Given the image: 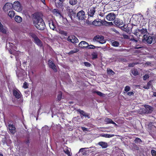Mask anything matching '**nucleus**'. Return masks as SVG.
Listing matches in <instances>:
<instances>
[{
  "instance_id": "1",
  "label": "nucleus",
  "mask_w": 156,
  "mask_h": 156,
  "mask_svg": "<svg viewBox=\"0 0 156 156\" xmlns=\"http://www.w3.org/2000/svg\"><path fill=\"white\" fill-rule=\"evenodd\" d=\"M33 21L34 26L37 29L41 30L44 29L45 27L44 22L38 13L33 14Z\"/></svg>"
},
{
  "instance_id": "2",
  "label": "nucleus",
  "mask_w": 156,
  "mask_h": 156,
  "mask_svg": "<svg viewBox=\"0 0 156 156\" xmlns=\"http://www.w3.org/2000/svg\"><path fill=\"white\" fill-rule=\"evenodd\" d=\"M29 35L34 39V43L38 46L40 47H43L42 42L35 33H29Z\"/></svg>"
},
{
  "instance_id": "3",
  "label": "nucleus",
  "mask_w": 156,
  "mask_h": 156,
  "mask_svg": "<svg viewBox=\"0 0 156 156\" xmlns=\"http://www.w3.org/2000/svg\"><path fill=\"white\" fill-rule=\"evenodd\" d=\"M147 30L146 28H142L141 29H137L134 30L133 34L136 36H140L142 35L147 34Z\"/></svg>"
},
{
  "instance_id": "4",
  "label": "nucleus",
  "mask_w": 156,
  "mask_h": 156,
  "mask_svg": "<svg viewBox=\"0 0 156 156\" xmlns=\"http://www.w3.org/2000/svg\"><path fill=\"white\" fill-rule=\"evenodd\" d=\"M153 40V37L150 35L149 33L144 35L143 41H146L148 44H151L152 43Z\"/></svg>"
},
{
  "instance_id": "5",
  "label": "nucleus",
  "mask_w": 156,
  "mask_h": 156,
  "mask_svg": "<svg viewBox=\"0 0 156 156\" xmlns=\"http://www.w3.org/2000/svg\"><path fill=\"white\" fill-rule=\"evenodd\" d=\"M13 5V8L16 11L20 12L22 10V7L19 1H16L14 2Z\"/></svg>"
},
{
  "instance_id": "6",
  "label": "nucleus",
  "mask_w": 156,
  "mask_h": 156,
  "mask_svg": "<svg viewBox=\"0 0 156 156\" xmlns=\"http://www.w3.org/2000/svg\"><path fill=\"white\" fill-rule=\"evenodd\" d=\"M76 16L79 20H84L86 17L85 12L82 10L80 11L77 13Z\"/></svg>"
},
{
  "instance_id": "7",
  "label": "nucleus",
  "mask_w": 156,
  "mask_h": 156,
  "mask_svg": "<svg viewBox=\"0 0 156 156\" xmlns=\"http://www.w3.org/2000/svg\"><path fill=\"white\" fill-rule=\"evenodd\" d=\"M13 95L16 98L19 99L21 98L22 95L18 89H14L13 90Z\"/></svg>"
},
{
  "instance_id": "8",
  "label": "nucleus",
  "mask_w": 156,
  "mask_h": 156,
  "mask_svg": "<svg viewBox=\"0 0 156 156\" xmlns=\"http://www.w3.org/2000/svg\"><path fill=\"white\" fill-rule=\"evenodd\" d=\"M13 4L10 2L6 3L4 5L3 9L5 12H7L8 10L11 9L13 8Z\"/></svg>"
},
{
  "instance_id": "9",
  "label": "nucleus",
  "mask_w": 156,
  "mask_h": 156,
  "mask_svg": "<svg viewBox=\"0 0 156 156\" xmlns=\"http://www.w3.org/2000/svg\"><path fill=\"white\" fill-rule=\"evenodd\" d=\"M48 62L49 67L52 69L55 72H57L58 70L56 66L53 62L50 60H49Z\"/></svg>"
},
{
  "instance_id": "10",
  "label": "nucleus",
  "mask_w": 156,
  "mask_h": 156,
  "mask_svg": "<svg viewBox=\"0 0 156 156\" xmlns=\"http://www.w3.org/2000/svg\"><path fill=\"white\" fill-rule=\"evenodd\" d=\"M106 18L108 21L114 20L115 18V15L114 13H109L106 16Z\"/></svg>"
},
{
  "instance_id": "11",
  "label": "nucleus",
  "mask_w": 156,
  "mask_h": 156,
  "mask_svg": "<svg viewBox=\"0 0 156 156\" xmlns=\"http://www.w3.org/2000/svg\"><path fill=\"white\" fill-rule=\"evenodd\" d=\"M67 40L69 41L74 44L78 43L79 41L78 39L74 36L68 37L67 38Z\"/></svg>"
},
{
  "instance_id": "12",
  "label": "nucleus",
  "mask_w": 156,
  "mask_h": 156,
  "mask_svg": "<svg viewBox=\"0 0 156 156\" xmlns=\"http://www.w3.org/2000/svg\"><path fill=\"white\" fill-rule=\"evenodd\" d=\"M94 38L101 44H103L105 43V41L104 39V37L102 36H96L94 37Z\"/></svg>"
},
{
  "instance_id": "13",
  "label": "nucleus",
  "mask_w": 156,
  "mask_h": 156,
  "mask_svg": "<svg viewBox=\"0 0 156 156\" xmlns=\"http://www.w3.org/2000/svg\"><path fill=\"white\" fill-rule=\"evenodd\" d=\"M113 23L116 26L119 27L123 24V21L120 19L116 18L114 20Z\"/></svg>"
},
{
  "instance_id": "14",
  "label": "nucleus",
  "mask_w": 156,
  "mask_h": 156,
  "mask_svg": "<svg viewBox=\"0 0 156 156\" xmlns=\"http://www.w3.org/2000/svg\"><path fill=\"white\" fill-rule=\"evenodd\" d=\"M67 11L69 12V16L72 20H73V17L74 18L75 17L76 13L72 9H68Z\"/></svg>"
},
{
  "instance_id": "15",
  "label": "nucleus",
  "mask_w": 156,
  "mask_h": 156,
  "mask_svg": "<svg viewBox=\"0 0 156 156\" xmlns=\"http://www.w3.org/2000/svg\"><path fill=\"white\" fill-rule=\"evenodd\" d=\"M76 111L77 112H79L81 115H82L83 116L86 117H87L88 119L90 118L89 116V114L88 113H86L83 110H81L80 109H78Z\"/></svg>"
},
{
  "instance_id": "16",
  "label": "nucleus",
  "mask_w": 156,
  "mask_h": 156,
  "mask_svg": "<svg viewBox=\"0 0 156 156\" xmlns=\"http://www.w3.org/2000/svg\"><path fill=\"white\" fill-rule=\"evenodd\" d=\"M88 46V44L85 41H81L78 44L80 47L82 48H87Z\"/></svg>"
},
{
  "instance_id": "17",
  "label": "nucleus",
  "mask_w": 156,
  "mask_h": 156,
  "mask_svg": "<svg viewBox=\"0 0 156 156\" xmlns=\"http://www.w3.org/2000/svg\"><path fill=\"white\" fill-rule=\"evenodd\" d=\"M95 12V8L93 7L91 8L90 10L88 11V16L93 17L94 15Z\"/></svg>"
},
{
  "instance_id": "18",
  "label": "nucleus",
  "mask_w": 156,
  "mask_h": 156,
  "mask_svg": "<svg viewBox=\"0 0 156 156\" xmlns=\"http://www.w3.org/2000/svg\"><path fill=\"white\" fill-rule=\"evenodd\" d=\"M9 131L11 133L14 134L16 132V128L13 124H9Z\"/></svg>"
},
{
  "instance_id": "19",
  "label": "nucleus",
  "mask_w": 156,
  "mask_h": 156,
  "mask_svg": "<svg viewBox=\"0 0 156 156\" xmlns=\"http://www.w3.org/2000/svg\"><path fill=\"white\" fill-rule=\"evenodd\" d=\"M48 24L51 29L54 30L56 28L52 20H50L48 21Z\"/></svg>"
},
{
  "instance_id": "20",
  "label": "nucleus",
  "mask_w": 156,
  "mask_h": 156,
  "mask_svg": "<svg viewBox=\"0 0 156 156\" xmlns=\"http://www.w3.org/2000/svg\"><path fill=\"white\" fill-rule=\"evenodd\" d=\"M153 108L148 105H147L145 107V112L146 113H151L153 111Z\"/></svg>"
},
{
  "instance_id": "21",
  "label": "nucleus",
  "mask_w": 156,
  "mask_h": 156,
  "mask_svg": "<svg viewBox=\"0 0 156 156\" xmlns=\"http://www.w3.org/2000/svg\"><path fill=\"white\" fill-rule=\"evenodd\" d=\"M102 24L106 26H111L113 25L112 22H108L105 20H102Z\"/></svg>"
},
{
  "instance_id": "22",
  "label": "nucleus",
  "mask_w": 156,
  "mask_h": 156,
  "mask_svg": "<svg viewBox=\"0 0 156 156\" xmlns=\"http://www.w3.org/2000/svg\"><path fill=\"white\" fill-rule=\"evenodd\" d=\"M102 23V21H101L95 20L92 23V24L95 26H100L101 25Z\"/></svg>"
},
{
  "instance_id": "23",
  "label": "nucleus",
  "mask_w": 156,
  "mask_h": 156,
  "mask_svg": "<svg viewBox=\"0 0 156 156\" xmlns=\"http://www.w3.org/2000/svg\"><path fill=\"white\" fill-rule=\"evenodd\" d=\"M98 144L102 147V148H105L108 146V144L107 143L101 141L98 143Z\"/></svg>"
},
{
  "instance_id": "24",
  "label": "nucleus",
  "mask_w": 156,
  "mask_h": 156,
  "mask_svg": "<svg viewBox=\"0 0 156 156\" xmlns=\"http://www.w3.org/2000/svg\"><path fill=\"white\" fill-rule=\"evenodd\" d=\"M152 80H151L149 81L147 84L146 86H144L143 87V88L145 89H149L150 87L151 86V82L152 81Z\"/></svg>"
},
{
  "instance_id": "25",
  "label": "nucleus",
  "mask_w": 156,
  "mask_h": 156,
  "mask_svg": "<svg viewBox=\"0 0 156 156\" xmlns=\"http://www.w3.org/2000/svg\"><path fill=\"white\" fill-rule=\"evenodd\" d=\"M0 32L4 34L6 33V30L4 28L1 22H0Z\"/></svg>"
},
{
  "instance_id": "26",
  "label": "nucleus",
  "mask_w": 156,
  "mask_h": 156,
  "mask_svg": "<svg viewBox=\"0 0 156 156\" xmlns=\"http://www.w3.org/2000/svg\"><path fill=\"white\" fill-rule=\"evenodd\" d=\"M125 26L124 24L123 26L121 27V29L125 32H126L127 33H128L129 31V28L127 27H125Z\"/></svg>"
},
{
  "instance_id": "27",
  "label": "nucleus",
  "mask_w": 156,
  "mask_h": 156,
  "mask_svg": "<svg viewBox=\"0 0 156 156\" xmlns=\"http://www.w3.org/2000/svg\"><path fill=\"white\" fill-rule=\"evenodd\" d=\"M131 73L134 76H136L139 74L138 72L137 69H133L131 70Z\"/></svg>"
},
{
  "instance_id": "28",
  "label": "nucleus",
  "mask_w": 156,
  "mask_h": 156,
  "mask_svg": "<svg viewBox=\"0 0 156 156\" xmlns=\"http://www.w3.org/2000/svg\"><path fill=\"white\" fill-rule=\"evenodd\" d=\"M15 20L18 23H20L22 21V18L20 16H16L15 17Z\"/></svg>"
},
{
  "instance_id": "29",
  "label": "nucleus",
  "mask_w": 156,
  "mask_h": 156,
  "mask_svg": "<svg viewBox=\"0 0 156 156\" xmlns=\"http://www.w3.org/2000/svg\"><path fill=\"white\" fill-rule=\"evenodd\" d=\"M101 136L105 138H110L114 136L113 134H101Z\"/></svg>"
},
{
  "instance_id": "30",
  "label": "nucleus",
  "mask_w": 156,
  "mask_h": 156,
  "mask_svg": "<svg viewBox=\"0 0 156 156\" xmlns=\"http://www.w3.org/2000/svg\"><path fill=\"white\" fill-rule=\"evenodd\" d=\"M52 12L53 13V14H55L56 15H61V13L57 9H54L52 11Z\"/></svg>"
},
{
  "instance_id": "31",
  "label": "nucleus",
  "mask_w": 156,
  "mask_h": 156,
  "mask_svg": "<svg viewBox=\"0 0 156 156\" xmlns=\"http://www.w3.org/2000/svg\"><path fill=\"white\" fill-rule=\"evenodd\" d=\"M15 14V13L14 11L10 10L9 11L8 15L9 17L12 18L14 16Z\"/></svg>"
},
{
  "instance_id": "32",
  "label": "nucleus",
  "mask_w": 156,
  "mask_h": 156,
  "mask_svg": "<svg viewBox=\"0 0 156 156\" xmlns=\"http://www.w3.org/2000/svg\"><path fill=\"white\" fill-rule=\"evenodd\" d=\"M105 121L106 122L107 124H112L113 123V121L110 118H106L105 119Z\"/></svg>"
},
{
  "instance_id": "33",
  "label": "nucleus",
  "mask_w": 156,
  "mask_h": 156,
  "mask_svg": "<svg viewBox=\"0 0 156 156\" xmlns=\"http://www.w3.org/2000/svg\"><path fill=\"white\" fill-rule=\"evenodd\" d=\"M77 0H69V4L72 5H76L77 3Z\"/></svg>"
},
{
  "instance_id": "34",
  "label": "nucleus",
  "mask_w": 156,
  "mask_h": 156,
  "mask_svg": "<svg viewBox=\"0 0 156 156\" xmlns=\"http://www.w3.org/2000/svg\"><path fill=\"white\" fill-rule=\"evenodd\" d=\"M63 5V2H59L58 3H56V5L57 7L58 8H62V7Z\"/></svg>"
},
{
  "instance_id": "35",
  "label": "nucleus",
  "mask_w": 156,
  "mask_h": 156,
  "mask_svg": "<svg viewBox=\"0 0 156 156\" xmlns=\"http://www.w3.org/2000/svg\"><path fill=\"white\" fill-rule=\"evenodd\" d=\"M98 55L96 52H94L91 54L92 58L94 59L98 58Z\"/></svg>"
},
{
  "instance_id": "36",
  "label": "nucleus",
  "mask_w": 156,
  "mask_h": 156,
  "mask_svg": "<svg viewBox=\"0 0 156 156\" xmlns=\"http://www.w3.org/2000/svg\"><path fill=\"white\" fill-rule=\"evenodd\" d=\"M79 50L77 49H75L73 50H71L68 53L69 55H72L73 54L76 53Z\"/></svg>"
},
{
  "instance_id": "37",
  "label": "nucleus",
  "mask_w": 156,
  "mask_h": 156,
  "mask_svg": "<svg viewBox=\"0 0 156 156\" xmlns=\"http://www.w3.org/2000/svg\"><path fill=\"white\" fill-rule=\"evenodd\" d=\"M132 0H123L122 2H123L124 5H127L130 3Z\"/></svg>"
},
{
  "instance_id": "38",
  "label": "nucleus",
  "mask_w": 156,
  "mask_h": 156,
  "mask_svg": "<svg viewBox=\"0 0 156 156\" xmlns=\"http://www.w3.org/2000/svg\"><path fill=\"white\" fill-rule=\"evenodd\" d=\"M119 45L118 41H114L112 43V45L114 47H118Z\"/></svg>"
},
{
  "instance_id": "39",
  "label": "nucleus",
  "mask_w": 156,
  "mask_h": 156,
  "mask_svg": "<svg viewBox=\"0 0 156 156\" xmlns=\"http://www.w3.org/2000/svg\"><path fill=\"white\" fill-rule=\"evenodd\" d=\"M107 72L108 74H111L112 75L114 74L115 72L112 69H107Z\"/></svg>"
},
{
  "instance_id": "40",
  "label": "nucleus",
  "mask_w": 156,
  "mask_h": 156,
  "mask_svg": "<svg viewBox=\"0 0 156 156\" xmlns=\"http://www.w3.org/2000/svg\"><path fill=\"white\" fill-rule=\"evenodd\" d=\"M150 76L149 74H146L143 76V79L144 80H146L147 79L149 78Z\"/></svg>"
},
{
  "instance_id": "41",
  "label": "nucleus",
  "mask_w": 156,
  "mask_h": 156,
  "mask_svg": "<svg viewBox=\"0 0 156 156\" xmlns=\"http://www.w3.org/2000/svg\"><path fill=\"white\" fill-rule=\"evenodd\" d=\"M60 33L62 35H63L66 36H67V31H66L64 30H61L60 31Z\"/></svg>"
},
{
  "instance_id": "42",
  "label": "nucleus",
  "mask_w": 156,
  "mask_h": 156,
  "mask_svg": "<svg viewBox=\"0 0 156 156\" xmlns=\"http://www.w3.org/2000/svg\"><path fill=\"white\" fill-rule=\"evenodd\" d=\"M94 93L97 94L98 95L100 96H102L103 94L101 92L99 91H95L94 92Z\"/></svg>"
},
{
  "instance_id": "43",
  "label": "nucleus",
  "mask_w": 156,
  "mask_h": 156,
  "mask_svg": "<svg viewBox=\"0 0 156 156\" xmlns=\"http://www.w3.org/2000/svg\"><path fill=\"white\" fill-rule=\"evenodd\" d=\"M62 93H61L60 94H58L57 96V99L58 101H60L62 98Z\"/></svg>"
},
{
  "instance_id": "44",
  "label": "nucleus",
  "mask_w": 156,
  "mask_h": 156,
  "mask_svg": "<svg viewBox=\"0 0 156 156\" xmlns=\"http://www.w3.org/2000/svg\"><path fill=\"white\" fill-rule=\"evenodd\" d=\"M97 47H96L94 46V45L92 44H90L89 45H88V46L87 47V48L88 49H94L95 48Z\"/></svg>"
},
{
  "instance_id": "45",
  "label": "nucleus",
  "mask_w": 156,
  "mask_h": 156,
  "mask_svg": "<svg viewBox=\"0 0 156 156\" xmlns=\"http://www.w3.org/2000/svg\"><path fill=\"white\" fill-rule=\"evenodd\" d=\"M130 87L129 86H126L124 88V90L126 92H127L130 90Z\"/></svg>"
},
{
  "instance_id": "46",
  "label": "nucleus",
  "mask_w": 156,
  "mask_h": 156,
  "mask_svg": "<svg viewBox=\"0 0 156 156\" xmlns=\"http://www.w3.org/2000/svg\"><path fill=\"white\" fill-rule=\"evenodd\" d=\"M64 152L67 154L68 156H71L70 152L68 149H66L64 150Z\"/></svg>"
},
{
  "instance_id": "47",
  "label": "nucleus",
  "mask_w": 156,
  "mask_h": 156,
  "mask_svg": "<svg viewBox=\"0 0 156 156\" xmlns=\"http://www.w3.org/2000/svg\"><path fill=\"white\" fill-rule=\"evenodd\" d=\"M137 64V63L133 62L132 63H130L128 65L129 67H133L135 65Z\"/></svg>"
},
{
  "instance_id": "48",
  "label": "nucleus",
  "mask_w": 156,
  "mask_h": 156,
  "mask_svg": "<svg viewBox=\"0 0 156 156\" xmlns=\"http://www.w3.org/2000/svg\"><path fill=\"white\" fill-rule=\"evenodd\" d=\"M84 64L85 66L87 67H89L91 65L90 63L88 62H84Z\"/></svg>"
},
{
  "instance_id": "49",
  "label": "nucleus",
  "mask_w": 156,
  "mask_h": 156,
  "mask_svg": "<svg viewBox=\"0 0 156 156\" xmlns=\"http://www.w3.org/2000/svg\"><path fill=\"white\" fill-rule=\"evenodd\" d=\"M151 153L152 156H156V151L154 150H152Z\"/></svg>"
},
{
  "instance_id": "50",
  "label": "nucleus",
  "mask_w": 156,
  "mask_h": 156,
  "mask_svg": "<svg viewBox=\"0 0 156 156\" xmlns=\"http://www.w3.org/2000/svg\"><path fill=\"white\" fill-rule=\"evenodd\" d=\"M23 87L25 89H27L28 87V85L27 82H25L24 83Z\"/></svg>"
},
{
  "instance_id": "51",
  "label": "nucleus",
  "mask_w": 156,
  "mask_h": 156,
  "mask_svg": "<svg viewBox=\"0 0 156 156\" xmlns=\"http://www.w3.org/2000/svg\"><path fill=\"white\" fill-rule=\"evenodd\" d=\"M127 94L128 96H130L131 95H133L134 93L132 91L129 92L127 93Z\"/></svg>"
},
{
  "instance_id": "52",
  "label": "nucleus",
  "mask_w": 156,
  "mask_h": 156,
  "mask_svg": "<svg viewBox=\"0 0 156 156\" xmlns=\"http://www.w3.org/2000/svg\"><path fill=\"white\" fill-rule=\"evenodd\" d=\"M123 37L126 39H129V37L128 35L126 34H124L123 35Z\"/></svg>"
},
{
  "instance_id": "53",
  "label": "nucleus",
  "mask_w": 156,
  "mask_h": 156,
  "mask_svg": "<svg viewBox=\"0 0 156 156\" xmlns=\"http://www.w3.org/2000/svg\"><path fill=\"white\" fill-rule=\"evenodd\" d=\"M119 61L122 62H126L127 61V60L125 58H120Z\"/></svg>"
},
{
  "instance_id": "54",
  "label": "nucleus",
  "mask_w": 156,
  "mask_h": 156,
  "mask_svg": "<svg viewBox=\"0 0 156 156\" xmlns=\"http://www.w3.org/2000/svg\"><path fill=\"white\" fill-rule=\"evenodd\" d=\"M135 141H136L137 142H141V140L140 138H139L138 137H136V138Z\"/></svg>"
},
{
  "instance_id": "55",
  "label": "nucleus",
  "mask_w": 156,
  "mask_h": 156,
  "mask_svg": "<svg viewBox=\"0 0 156 156\" xmlns=\"http://www.w3.org/2000/svg\"><path fill=\"white\" fill-rule=\"evenodd\" d=\"M82 129L83 131H88L87 129L85 128V127H82Z\"/></svg>"
},
{
  "instance_id": "56",
  "label": "nucleus",
  "mask_w": 156,
  "mask_h": 156,
  "mask_svg": "<svg viewBox=\"0 0 156 156\" xmlns=\"http://www.w3.org/2000/svg\"><path fill=\"white\" fill-rule=\"evenodd\" d=\"M149 11H150V10L148 8L147 9V10L146 11V14H147V16L149 15Z\"/></svg>"
},
{
  "instance_id": "57",
  "label": "nucleus",
  "mask_w": 156,
  "mask_h": 156,
  "mask_svg": "<svg viewBox=\"0 0 156 156\" xmlns=\"http://www.w3.org/2000/svg\"><path fill=\"white\" fill-rule=\"evenodd\" d=\"M41 2L44 4H45V0H41Z\"/></svg>"
},
{
  "instance_id": "58",
  "label": "nucleus",
  "mask_w": 156,
  "mask_h": 156,
  "mask_svg": "<svg viewBox=\"0 0 156 156\" xmlns=\"http://www.w3.org/2000/svg\"><path fill=\"white\" fill-rule=\"evenodd\" d=\"M140 17L141 18H142L144 20V16L143 15H142V14H140Z\"/></svg>"
},
{
  "instance_id": "59",
  "label": "nucleus",
  "mask_w": 156,
  "mask_h": 156,
  "mask_svg": "<svg viewBox=\"0 0 156 156\" xmlns=\"http://www.w3.org/2000/svg\"><path fill=\"white\" fill-rule=\"evenodd\" d=\"M88 148H81L80 150V151H81L82 150H83V149H87Z\"/></svg>"
},
{
  "instance_id": "60",
  "label": "nucleus",
  "mask_w": 156,
  "mask_h": 156,
  "mask_svg": "<svg viewBox=\"0 0 156 156\" xmlns=\"http://www.w3.org/2000/svg\"><path fill=\"white\" fill-rule=\"evenodd\" d=\"M87 23L88 24H92L91 22L89 21L87 22Z\"/></svg>"
},
{
  "instance_id": "61",
  "label": "nucleus",
  "mask_w": 156,
  "mask_h": 156,
  "mask_svg": "<svg viewBox=\"0 0 156 156\" xmlns=\"http://www.w3.org/2000/svg\"><path fill=\"white\" fill-rule=\"evenodd\" d=\"M153 95L154 96L156 97V92L154 93Z\"/></svg>"
},
{
  "instance_id": "62",
  "label": "nucleus",
  "mask_w": 156,
  "mask_h": 156,
  "mask_svg": "<svg viewBox=\"0 0 156 156\" xmlns=\"http://www.w3.org/2000/svg\"><path fill=\"white\" fill-rule=\"evenodd\" d=\"M113 123H112V124H114L115 126H117V125L116 124V123H115L113 121Z\"/></svg>"
},
{
  "instance_id": "63",
  "label": "nucleus",
  "mask_w": 156,
  "mask_h": 156,
  "mask_svg": "<svg viewBox=\"0 0 156 156\" xmlns=\"http://www.w3.org/2000/svg\"><path fill=\"white\" fill-rule=\"evenodd\" d=\"M9 52L10 54H12V50L10 49L9 50Z\"/></svg>"
},
{
  "instance_id": "64",
  "label": "nucleus",
  "mask_w": 156,
  "mask_h": 156,
  "mask_svg": "<svg viewBox=\"0 0 156 156\" xmlns=\"http://www.w3.org/2000/svg\"><path fill=\"white\" fill-rule=\"evenodd\" d=\"M59 2H63L65 1V0H59Z\"/></svg>"
}]
</instances>
